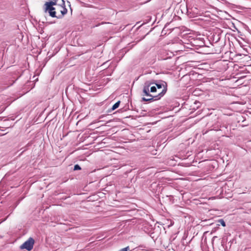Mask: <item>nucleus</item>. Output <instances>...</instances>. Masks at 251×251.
Wrapping results in <instances>:
<instances>
[{
  "label": "nucleus",
  "mask_w": 251,
  "mask_h": 251,
  "mask_svg": "<svg viewBox=\"0 0 251 251\" xmlns=\"http://www.w3.org/2000/svg\"><path fill=\"white\" fill-rule=\"evenodd\" d=\"M149 88H148V85H144L143 89V95L146 96L148 97H150V98H151L152 97H155V96H153L150 93Z\"/></svg>",
  "instance_id": "5"
},
{
  "label": "nucleus",
  "mask_w": 251,
  "mask_h": 251,
  "mask_svg": "<svg viewBox=\"0 0 251 251\" xmlns=\"http://www.w3.org/2000/svg\"><path fill=\"white\" fill-rule=\"evenodd\" d=\"M157 91L156 87L155 86H152L151 88L150 92L151 93L156 92Z\"/></svg>",
  "instance_id": "10"
},
{
  "label": "nucleus",
  "mask_w": 251,
  "mask_h": 251,
  "mask_svg": "<svg viewBox=\"0 0 251 251\" xmlns=\"http://www.w3.org/2000/svg\"><path fill=\"white\" fill-rule=\"evenodd\" d=\"M53 2H54L55 5L58 7L65 6V1L64 0H52Z\"/></svg>",
  "instance_id": "6"
},
{
  "label": "nucleus",
  "mask_w": 251,
  "mask_h": 251,
  "mask_svg": "<svg viewBox=\"0 0 251 251\" xmlns=\"http://www.w3.org/2000/svg\"><path fill=\"white\" fill-rule=\"evenodd\" d=\"M120 101H117V102H116L112 107L110 109H109L108 110V112H112V111L115 110L116 109H117L120 105Z\"/></svg>",
  "instance_id": "7"
},
{
  "label": "nucleus",
  "mask_w": 251,
  "mask_h": 251,
  "mask_svg": "<svg viewBox=\"0 0 251 251\" xmlns=\"http://www.w3.org/2000/svg\"><path fill=\"white\" fill-rule=\"evenodd\" d=\"M129 250V246H127L126 248L122 249L120 251H127Z\"/></svg>",
  "instance_id": "12"
},
{
  "label": "nucleus",
  "mask_w": 251,
  "mask_h": 251,
  "mask_svg": "<svg viewBox=\"0 0 251 251\" xmlns=\"http://www.w3.org/2000/svg\"><path fill=\"white\" fill-rule=\"evenodd\" d=\"M160 83H158L156 82L155 83V85L157 87L158 89H161L163 88L162 91L159 93L157 95L155 96V97H152L151 98H142V100L143 101H149L151 102L154 100H158L161 99L167 92V83L164 81L160 80Z\"/></svg>",
  "instance_id": "1"
},
{
  "label": "nucleus",
  "mask_w": 251,
  "mask_h": 251,
  "mask_svg": "<svg viewBox=\"0 0 251 251\" xmlns=\"http://www.w3.org/2000/svg\"><path fill=\"white\" fill-rule=\"evenodd\" d=\"M54 2L53 1H47L46 2L44 5V10L45 12H48L49 13V15L51 17H55L56 15V11L55 10H57V8L54 7L53 6L55 5Z\"/></svg>",
  "instance_id": "2"
},
{
  "label": "nucleus",
  "mask_w": 251,
  "mask_h": 251,
  "mask_svg": "<svg viewBox=\"0 0 251 251\" xmlns=\"http://www.w3.org/2000/svg\"><path fill=\"white\" fill-rule=\"evenodd\" d=\"M104 117V115H102L99 117V119L103 118Z\"/></svg>",
  "instance_id": "14"
},
{
  "label": "nucleus",
  "mask_w": 251,
  "mask_h": 251,
  "mask_svg": "<svg viewBox=\"0 0 251 251\" xmlns=\"http://www.w3.org/2000/svg\"><path fill=\"white\" fill-rule=\"evenodd\" d=\"M157 82L156 80H151V81H147L145 82L144 85H148V88H150V86L152 84H155L156 82Z\"/></svg>",
  "instance_id": "8"
},
{
  "label": "nucleus",
  "mask_w": 251,
  "mask_h": 251,
  "mask_svg": "<svg viewBox=\"0 0 251 251\" xmlns=\"http://www.w3.org/2000/svg\"><path fill=\"white\" fill-rule=\"evenodd\" d=\"M59 8L61 14L56 16V18H57V19H61L63 18V16L67 13V9L66 8L65 6L59 7Z\"/></svg>",
  "instance_id": "4"
},
{
  "label": "nucleus",
  "mask_w": 251,
  "mask_h": 251,
  "mask_svg": "<svg viewBox=\"0 0 251 251\" xmlns=\"http://www.w3.org/2000/svg\"><path fill=\"white\" fill-rule=\"evenodd\" d=\"M84 6L85 7H92V5H90V4H84Z\"/></svg>",
  "instance_id": "13"
},
{
  "label": "nucleus",
  "mask_w": 251,
  "mask_h": 251,
  "mask_svg": "<svg viewBox=\"0 0 251 251\" xmlns=\"http://www.w3.org/2000/svg\"><path fill=\"white\" fill-rule=\"evenodd\" d=\"M81 169V167L78 164H76L75 165L74 170L76 171V170H80Z\"/></svg>",
  "instance_id": "11"
},
{
  "label": "nucleus",
  "mask_w": 251,
  "mask_h": 251,
  "mask_svg": "<svg viewBox=\"0 0 251 251\" xmlns=\"http://www.w3.org/2000/svg\"><path fill=\"white\" fill-rule=\"evenodd\" d=\"M35 241L32 237H30L20 247L21 250L26 249L28 251H31L34 244Z\"/></svg>",
  "instance_id": "3"
},
{
  "label": "nucleus",
  "mask_w": 251,
  "mask_h": 251,
  "mask_svg": "<svg viewBox=\"0 0 251 251\" xmlns=\"http://www.w3.org/2000/svg\"><path fill=\"white\" fill-rule=\"evenodd\" d=\"M218 223H219L223 226H226V223L225 222L223 219H220L218 220Z\"/></svg>",
  "instance_id": "9"
}]
</instances>
